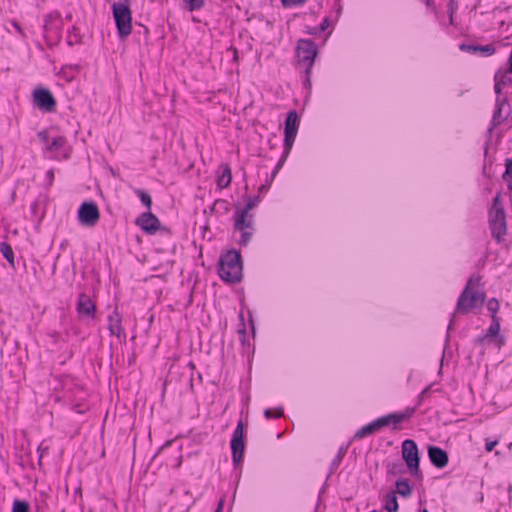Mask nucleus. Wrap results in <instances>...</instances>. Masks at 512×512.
Returning <instances> with one entry per match:
<instances>
[{"label":"nucleus","instance_id":"40","mask_svg":"<svg viewBox=\"0 0 512 512\" xmlns=\"http://www.w3.org/2000/svg\"><path fill=\"white\" fill-rule=\"evenodd\" d=\"M428 391V388L426 390L423 391L422 395H425Z\"/></svg>","mask_w":512,"mask_h":512},{"label":"nucleus","instance_id":"20","mask_svg":"<svg viewBox=\"0 0 512 512\" xmlns=\"http://www.w3.org/2000/svg\"><path fill=\"white\" fill-rule=\"evenodd\" d=\"M396 493L401 495V496L407 497V496H409L411 494V487L404 480L397 481V483H396Z\"/></svg>","mask_w":512,"mask_h":512},{"label":"nucleus","instance_id":"6","mask_svg":"<svg viewBox=\"0 0 512 512\" xmlns=\"http://www.w3.org/2000/svg\"><path fill=\"white\" fill-rule=\"evenodd\" d=\"M297 55L299 62L306 65V70L308 72L317 55V48L314 43L309 40H300L297 48Z\"/></svg>","mask_w":512,"mask_h":512},{"label":"nucleus","instance_id":"8","mask_svg":"<svg viewBox=\"0 0 512 512\" xmlns=\"http://www.w3.org/2000/svg\"><path fill=\"white\" fill-rule=\"evenodd\" d=\"M298 130V115L295 111L288 114L285 125V146L289 151L292 148Z\"/></svg>","mask_w":512,"mask_h":512},{"label":"nucleus","instance_id":"10","mask_svg":"<svg viewBox=\"0 0 512 512\" xmlns=\"http://www.w3.org/2000/svg\"><path fill=\"white\" fill-rule=\"evenodd\" d=\"M34 102L42 110L51 112L54 110L56 101L50 91L37 89L34 91Z\"/></svg>","mask_w":512,"mask_h":512},{"label":"nucleus","instance_id":"35","mask_svg":"<svg viewBox=\"0 0 512 512\" xmlns=\"http://www.w3.org/2000/svg\"><path fill=\"white\" fill-rule=\"evenodd\" d=\"M497 445V441H493V442H488L486 444V450L488 452H491L493 450V448Z\"/></svg>","mask_w":512,"mask_h":512},{"label":"nucleus","instance_id":"5","mask_svg":"<svg viewBox=\"0 0 512 512\" xmlns=\"http://www.w3.org/2000/svg\"><path fill=\"white\" fill-rule=\"evenodd\" d=\"M78 219L83 226L94 227L100 219L97 205L92 202L83 203L78 211Z\"/></svg>","mask_w":512,"mask_h":512},{"label":"nucleus","instance_id":"25","mask_svg":"<svg viewBox=\"0 0 512 512\" xmlns=\"http://www.w3.org/2000/svg\"><path fill=\"white\" fill-rule=\"evenodd\" d=\"M505 176L507 177V181H509V188L512 190V160L506 161Z\"/></svg>","mask_w":512,"mask_h":512},{"label":"nucleus","instance_id":"31","mask_svg":"<svg viewBox=\"0 0 512 512\" xmlns=\"http://www.w3.org/2000/svg\"><path fill=\"white\" fill-rule=\"evenodd\" d=\"M502 117V104H499L498 106V109L497 111L495 112L494 114V118H493V121L496 123V124H499L500 123V118Z\"/></svg>","mask_w":512,"mask_h":512},{"label":"nucleus","instance_id":"26","mask_svg":"<svg viewBox=\"0 0 512 512\" xmlns=\"http://www.w3.org/2000/svg\"><path fill=\"white\" fill-rule=\"evenodd\" d=\"M488 309L492 312V317H493V320H495V313L498 311L499 309V303L497 300L495 299H492L488 302Z\"/></svg>","mask_w":512,"mask_h":512},{"label":"nucleus","instance_id":"7","mask_svg":"<svg viewBox=\"0 0 512 512\" xmlns=\"http://www.w3.org/2000/svg\"><path fill=\"white\" fill-rule=\"evenodd\" d=\"M402 456L408 468L414 472L418 471L419 457L418 448L413 440H405L402 444Z\"/></svg>","mask_w":512,"mask_h":512},{"label":"nucleus","instance_id":"2","mask_svg":"<svg viewBox=\"0 0 512 512\" xmlns=\"http://www.w3.org/2000/svg\"><path fill=\"white\" fill-rule=\"evenodd\" d=\"M483 302L484 294L475 289L474 282L471 279L458 301L457 311L468 313L474 308L481 306Z\"/></svg>","mask_w":512,"mask_h":512},{"label":"nucleus","instance_id":"22","mask_svg":"<svg viewBox=\"0 0 512 512\" xmlns=\"http://www.w3.org/2000/svg\"><path fill=\"white\" fill-rule=\"evenodd\" d=\"M1 252L4 257L9 261V263L14 266V254L11 246L7 243L1 244Z\"/></svg>","mask_w":512,"mask_h":512},{"label":"nucleus","instance_id":"24","mask_svg":"<svg viewBox=\"0 0 512 512\" xmlns=\"http://www.w3.org/2000/svg\"><path fill=\"white\" fill-rule=\"evenodd\" d=\"M13 512H29V505L23 501H15L13 505Z\"/></svg>","mask_w":512,"mask_h":512},{"label":"nucleus","instance_id":"37","mask_svg":"<svg viewBox=\"0 0 512 512\" xmlns=\"http://www.w3.org/2000/svg\"><path fill=\"white\" fill-rule=\"evenodd\" d=\"M461 49L462 50H473V51L478 50V48H476V47H468V46H465V45H462Z\"/></svg>","mask_w":512,"mask_h":512},{"label":"nucleus","instance_id":"16","mask_svg":"<svg viewBox=\"0 0 512 512\" xmlns=\"http://www.w3.org/2000/svg\"><path fill=\"white\" fill-rule=\"evenodd\" d=\"M382 427H383V423H381V420L379 418L376 421H374V422L364 426L362 429H360L356 433V437H359V438L366 437V436L378 431Z\"/></svg>","mask_w":512,"mask_h":512},{"label":"nucleus","instance_id":"27","mask_svg":"<svg viewBox=\"0 0 512 512\" xmlns=\"http://www.w3.org/2000/svg\"><path fill=\"white\" fill-rule=\"evenodd\" d=\"M283 415L282 409H268L265 411L266 418L281 417Z\"/></svg>","mask_w":512,"mask_h":512},{"label":"nucleus","instance_id":"30","mask_svg":"<svg viewBox=\"0 0 512 512\" xmlns=\"http://www.w3.org/2000/svg\"><path fill=\"white\" fill-rule=\"evenodd\" d=\"M493 324L491 325L490 329H489V333L491 335H496L498 332H499V329H500V324L498 322V320L495 318V320H493Z\"/></svg>","mask_w":512,"mask_h":512},{"label":"nucleus","instance_id":"4","mask_svg":"<svg viewBox=\"0 0 512 512\" xmlns=\"http://www.w3.org/2000/svg\"><path fill=\"white\" fill-rule=\"evenodd\" d=\"M490 223L493 236L500 241L502 236L506 234V221L504 210L500 205L499 195L494 199L493 207L490 212Z\"/></svg>","mask_w":512,"mask_h":512},{"label":"nucleus","instance_id":"38","mask_svg":"<svg viewBox=\"0 0 512 512\" xmlns=\"http://www.w3.org/2000/svg\"><path fill=\"white\" fill-rule=\"evenodd\" d=\"M221 509H222V504L219 505V507H218L216 512H221Z\"/></svg>","mask_w":512,"mask_h":512},{"label":"nucleus","instance_id":"32","mask_svg":"<svg viewBox=\"0 0 512 512\" xmlns=\"http://www.w3.org/2000/svg\"><path fill=\"white\" fill-rule=\"evenodd\" d=\"M284 6H292L303 3L305 0H281Z\"/></svg>","mask_w":512,"mask_h":512},{"label":"nucleus","instance_id":"11","mask_svg":"<svg viewBox=\"0 0 512 512\" xmlns=\"http://www.w3.org/2000/svg\"><path fill=\"white\" fill-rule=\"evenodd\" d=\"M428 454H429V458H430L431 462L435 466H437L439 468H443L444 466L447 465L448 455L444 450H442L438 447L430 446L428 448Z\"/></svg>","mask_w":512,"mask_h":512},{"label":"nucleus","instance_id":"18","mask_svg":"<svg viewBox=\"0 0 512 512\" xmlns=\"http://www.w3.org/2000/svg\"><path fill=\"white\" fill-rule=\"evenodd\" d=\"M109 329L112 334L116 335L117 337H120L122 334V327H121V317L117 312L114 313L113 316L109 319Z\"/></svg>","mask_w":512,"mask_h":512},{"label":"nucleus","instance_id":"28","mask_svg":"<svg viewBox=\"0 0 512 512\" xmlns=\"http://www.w3.org/2000/svg\"><path fill=\"white\" fill-rule=\"evenodd\" d=\"M242 233L241 235V244L246 245L249 243L252 237V232L249 230L240 231Z\"/></svg>","mask_w":512,"mask_h":512},{"label":"nucleus","instance_id":"34","mask_svg":"<svg viewBox=\"0 0 512 512\" xmlns=\"http://www.w3.org/2000/svg\"><path fill=\"white\" fill-rule=\"evenodd\" d=\"M479 49H480L481 51H483V52L488 53V54H493V53H494V51H495V50H494V48H493L492 46H490V45H487V46H485V47H481V48H479Z\"/></svg>","mask_w":512,"mask_h":512},{"label":"nucleus","instance_id":"21","mask_svg":"<svg viewBox=\"0 0 512 512\" xmlns=\"http://www.w3.org/2000/svg\"><path fill=\"white\" fill-rule=\"evenodd\" d=\"M385 508L388 512L398 511V502L394 493H391L387 496Z\"/></svg>","mask_w":512,"mask_h":512},{"label":"nucleus","instance_id":"19","mask_svg":"<svg viewBox=\"0 0 512 512\" xmlns=\"http://www.w3.org/2000/svg\"><path fill=\"white\" fill-rule=\"evenodd\" d=\"M510 70L509 71H506V72H503V73H497L496 76H495V80H496V84H495V89L497 92H500V89H501V85H505L507 82L511 81V78H510Z\"/></svg>","mask_w":512,"mask_h":512},{"label":"nucleus","instance_id":"39","mask_svg":"<svg viewBox=\"0 0 512 512\" xmlns=\"http://www.w3.org/2000/svg\"><path fill=\"white\" fill-rule=\"evenodd\" d=\"M442 364H443V359L441 360V365H442ZM441 372H442V366H441V367H440V369H439V373H441Z\"/></svg>","mask_w":512,"mask_h":512},{"label":"nucleus","instance_id":"14","mask_svg":"<svg viewBox=\"0 0 512 512\" xmlns=\"http://www.w3.org/2000/svg\"><path fill=\"white\" fill-rule=\"evenodd\" d=\"M412 414H413V409H407L403 413H393V414H389L384 417H381L380 420H381V423H383V427H384V426H388L390 424H397L402 421H405V420L409 419Z\"/></svg>","mask_w":512,"mask_h":512},{"label":"nucleus","instance_id":"41","mask_svg":"<svg viewBox=\"0 0 512 512\" xmlns=\"http://www.w3.org/2000/svg\"><path fill=\"white\" fill-rule=\"evenodd\" d=\"M511 448H512V443H510V445H509V449H511Z\"/></svg>","mask_w":512,"mask_h":512},{"label":"nucleus","instance_id":"3","mask_svg":"<svg viewBox=\"0 0 512 512\" xmlns=\"http://www.w3.org/2000/svg\"><path fill=\"white\" fill-rule=\"evenodd\" d=\"M113 16L121 39H125L132 31V14L125 3L113 4Z\"/></svg>","mask_w":512,"mask_h":512},{"label":"nucleus","instance_id":"42","mask_svg":"<svg viewBox=\"0 0 512 512\" xmlns=\"http://www.w3.org/2000/svg\"><path fill=\"white\" fill-rule=\"evenodd\" d=\"M422 512H428V511H427V510H424V511H422Z\"/></svg>","mask_w":512,"mask_h":512},{"label":"nucleus","instance_id":"12","mask_svg":"<svg viewBox=\"0 0 512 512\" xmlns=\"http://www.w3.org/2000/svg\"><path fill=\"white\" fill-rule=\"evenodd\" d=\"M137 223L147 232H154L158 230L160 226L159 220L151 213L143 214L137 220Z\"/></svg>","mask_w":512,"mask_h":512},{"label":"nucleus","instance_id":"15","mask_svg":"<svg viewBox=\"0 0 512 512\" xmlns=\"http://www.w3.org/2000/svg\"><path fill=\"white\" fill-rule=\"evenodd\" d=\"M78 310L81 314L90 315L94 313L95 305L88 296L81 295L78 302Z\"/></svg>","mask_w":512,"mask_h":512},{"label":"nucleus","instance_id":"29","mask_svg":"<svg viewBox=\"0 0 512 512\" xmlns=\"http://www.w3.org/2000/svg\"><path fill=\"white\" fill-rule=\"evenodd\" d=\"M63 143H64V139L63 138L54 139L52 141V143L50 144L49 149L50 150H56L59 147H61L63 145Z\"/></svg>","mask_w":512,"mask_h":512},{"label":"nucleus","instance_id":"36","mask_svg":"<svg viewBox=\"0 0 512 512\" xmlns=\"http://www.w3.org/2000/svg\"><path fill=\"white\" fill-rule=\"evenodd\" d=\"M253 207H254V204L252 202H249L243 211H248V213H249L250 210L253 209Z\"/></svg>","mask_w":512,"mask_h":512},{"label":"nucleus","instance_id":"23","mask_svg":"<svg viewBox=\"0 0 512 512\" xmlns=\"http://www.w3.org/2000/svg\"><path fill=\"white\" fill-rule=\"evenodd\" d=\"M189 11L200 9L204 5V0H186Z\"/></svg>","mask_w":512,"mask_h":512},{"label":"nucleus","instance_id":"33","mask_svg":"<svg viewBox=\"0 0 512 512\" xmlns=\"http://www.w3.org/2000/svg\"><path fill=\"white\" fill-rule=\"evenodd\" d=\"M141 200L146 206H151V197L149 195L142 193Z\"/></svg>","mask_w":512,"mask_h":512},{"label":"nucleus","instance_id":"17","mask_svg":"<svg viewBox=\"0 0 512 512\" xmlns=\"http://www.w3.org/2000/svg\"><path fill=\"white\" fill-rule=\"evenodd\" d=\"M222 170V174L217 179V184L220 188H226L231 183L232 173L228 165L222 166Z\"/></svg>","mask_w":512,"mask_h":512},{"label":"nucleus","instance_id":"1","mask_svg":"<svg viewBox=\"0 0 512 512\" xmlns=\"http://www.w3.org/2000/svg\"><path fill=\"white\" fill-rule=\"evenodd\" d=\"M219 274L226 282H237L241 279L242 265L237 252L230 251L221 258Z\"/></svg>","mask_w":512,"mask_h":512},{"label":"nucleus","instance_id":"13","mask_svg":"<svg viewBox=\"0 0 512 512\" xmlns=\"http://www.w3.org/2000/svg\"><path fill=\"white\" fill-rule=\"evenodd\" d=\"M253 225V217L251 214H248V211H239L237 212L235 218V230L236 231H244L252 228Z\"/></svg>","mask_w":512,"mask_h":512},{"label":"nucleus","instance_id":"9","mask_svg":"<svg viewBox=\"0 0 512 512\" xmlns=\"http://www.w3.org/2000/svg\"><path fill=\"white\" fill-rule=\"evenodd\" d=\"M244 426L242 422H239L237 428L234 432V436L232 439L231 447L233 450V460L235 463L241 461L243 453H244Z\"/></svg>","mask_w":512,"mask_h":512}]
</instances>
